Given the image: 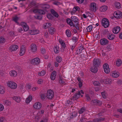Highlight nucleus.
Wrapping results in <instances>:
<instances>
[{
  "label": "nucleus",
  "instance_id": "obj_1",
  "mask_svg": "<svg viewBox=\"0 0 122 122\" xmlns=\"http://www.w3.org/2000/svg\"><path fill=\"white\" fill-rule=\"evenodd\" d=\"M7 84L8 86L12 89H15L17 87L16 83L13 81H8Z\"/></svg>",
  "mask_w": 122,
  "mask_h": 122
},
{
  "label": "nucleus",
  "instance_id": "obj_2",
  "mask_svg": "<svg viewBox=\"0 0 122 122\" xmlns=\"http://www.w3.org/2000/svg\"><path fill=\"white\" fill-rule=\"evenodd\" d=\"M102 25L105 28L108 27L109 25V22L108 20L106 18H104L102 20Z\"/></svg>",
  "mask_w": 122,
  "mask_h": 122
},
{
  "label": "nucleus",
  "instance_id": "obj_3",
  "mask_svg": "<svg viewBox=\"0 0 122 122\" xmlns=\"http://www.w3.org/2000/svg\"><path fill=\"white\" fill-rule=\"evenodd\" d=\"M54 96V92L51 90H48L47 93L46 97L47 98L51 99H52Z\"/></svg>",
  "mask_w": 122,
  "mask_h": 122
},
{
  "label": "nucleus",
  "instance_id": "obj_4",
  "mask_svg": "<svg viewBox=\"0 0 122 122\" xmlns=\"http://www.w3.org/2000/svg\"><path fill=\"white\" fill-rule=\"evenodd\" d=\"M90 10L95 12L97 10L96 3L93 2L91 3L90 6Z\"/></svg>",
  "mask_w": 122,
  "mask_h": 122
},
{
  "label": "nucleus",
  "instance_id": "obj_5",
  "mask_svg": "<svg viewBox=\"0 0 122 122\" xmlns=\"http://www.w3.org/2000/svg\"><path fill=\"white\" fill-rule=\"evenodd\" d=\"M31 63L34 65H38L40 62V59L38 58H35L31 61Z\"/></svg>",
  "mask_w": 122,
  "mask_h": 122
},
{
  "label": "nucleus",
  "instance_id": "obj_6",
  "mask_svg": "<svg viewBox=\"0 0 122 122\" xmlns=\"http://www.w3.org/2000/svg\"><path fill=\"white\" fill-rule=\"evenodd\" d=\"M114 15L116 18L120 19L122 18V12L120 11H117L114 12Z\"/></svg>",
  "mask_w": 122,
  "mask_h": 122
},
{
  "label": "nucleus",
  "instance_id": "obj_7",
  "mask_svg": "<svg viewBox=\"0 0 122 122\" xmlns=\"http://www.w3.org/2000/svg\"><path fill=\"white\" fill-rule=\"evenodd\" d=\"M100 63V61L98 59H95L93 61V64L96 66H98Z\"/></svg>",
  "mask_w": 122,
  "mask_h": 122
},
{
  "label": "nucleus",
  "instance_id": "obj_8",
  "mask_svg": "<svg viewBox=\"0 0 122 122\" xmlns=\"http://www.w3.org/2000/svg\"><path fill=\"white\" fill-rule=\"evenodd\" d=\"M33 107L35 109L38 110L41 108V105L40 102H36L33 105Z\"/></svg>",
  "mask_w": 122,
  "mask_h": 122
},
{
  "label": "nucleus",
  "instance_id": "obj_9",
  "mask_svg": "<svg viewBox=\"0 0 122 122\" xmlns=\"http://www.w3.org/2000/svg\"><path fill=\"white\" fill-rule=\"evenodd\" d=\"M25 48L24 45H22L20 47V55L22 56L25 53Z\"/></svg>",
  "mask_w": 122,
  "mask_h": 122
},
{
  "label": "nucleus",
  "instance_id": "obj_10",
  "mask_svg": "<svg viewBox=\"0 0 122 122\" xmlns=\"http://www.w3.org/2000/svg\"><path fill=\"white\" fill-rule=\"evenodd\" d=\"M108 43V41L106 39L103 38L100 40V43L102 45H104L107 44Z\"/></svg>",
  "mask_w": 122,
  "mask_h": 122
},
{
  "label": "nucleus",
  "instance_id": "obj_11",
  "mask_svg": "<svg viewBox=\"0 0 122 122\" xmlns=\"http://www.w3.org/2000/svg\"><path fill=\"white\" fill-rule=\"evenodd\" d=\"M92 102L93 104L95 105H100L102 104L101 102L97 100H92Z\"/></svg>",
  "mask_w": 122,
  "mask_h": 122
},
{
  "label": "nucleus",
  "instance_id": "obj_12",
  "mask_svg": "<svg viewBox=\"0 0 122 122\" xmlns=\"http://www.w3.org/2000/svg\"><path fill=\"white\" fill-rule=\"evenodd\" d=\"M31 50L32 52H35L37 50V48L36 46L34 44H32L30 46Z\"/></svg>",
  "mask_w": 122,
  "mask_h": 122
},
{
  "label": "nucleus",
  "instance_id": "obj_13",
  "mask_svg": "<svg viewBox=\"0 0 122 122\" xmlns=\"http://www.w3.org/2000/svg\"><path fill=\"white\" fill-rule=\"evenodd\" d=\"M18 48V46L15 45L10 46L9 48V49L12 52L16 50Z\"/></svg>",
  "mask_w": 122,
  "mask_h": 122
},
{
  "label": "nucleus",
  "instance_id": "obj_14",
  "mask_svg": "<svg viewBox=\"0 0 122 122\" xmlns=\"http://www.w3.org/2000/svg\"><path fill=\"white\" fill-rule=\"evenodd\" d=\"M112 76L113 78H116L118 77L119 75V73L117 71H113L112 72Z\"/></svg>",
  "mask_w": 122,
  "mask_h": 122
},
{
  "label": "nucleus",
  "instance_id": "obj_15",
  "mask_svg": "<svg viewBox=\"0 0 122 122\" xmlns=\"http://www.w3.org/2000/svg\"><path fill=\"white\" fill-rule=\"evenodd\" d=\"M71 18V20L75 23V24L78 23V19L76 16H72Z\"/></svg>",
  "mask_w": 122,
  "mask_h": 122
},
{
  "label": "nucleus",
  "instance_id": "obj_16",
  "mask_svg": "<svg viewBox=\"0 0 122 122\" xmlns=\"http://www.w3.org/2000/svg\"><path fill=\"white\" fill-rule=\"evenodd\" d=\"M120 27L119 26L114 27L113 30L112 31L114 34H117L120 31Z\"/></svg>",
  "mask_w": 122,
  "mask_h": 122
},
{
  "label": "nucleus",
  "instance_id": "obj_17",
  "mask_svg": "<svg viewBox=\"0 0 122 122\" xmlns=\"http://www.w3.org/2000/svg\"><path fill=\"white\" fill-rule=\"evenodd\" d=\"M83 46H81L78 48L76 51V55H78L80 54L81 52L82 51L83 49Z\"/></svg>",
  "mask_w": 122,
  "mask_h": 122
},
{
  "label": "nucleus",
  "instance_id": "obj_18",
  "mask_svg": "<svg viewBox=\"0 0 122 122\" xmlns=\"http://www.w3.org/2000/svg\"><path fill=\"white\" fill-rule=\"evenodd\" d=\"M80 91H78L75 94L73 97V98L75 99L76 100L78 99L80 95Z\"/></svg>",
  "mask_w": 122,
  "mask_h": 122
},
{
  "label": "nucleus",
  "instance_id": "obj_19",
  "mask_svg": "<svg viewBox=\"0 0 122 122\" xmlns=\"http://www.w3.org/2000/svg\"><path fill=\"white\" fill-rule=\"evenodd\" d=\"M48 31L50 34L53 35L55 33L56 30L53 27H50L49 28Z\"/></svg>",
  "mask_w": 122,
  "mask_h": 122
},
{
  "label": "nucleus",
  "instance_id": "obj_20",
  "mask_svg": "<svg viewBox=\"0 0 122 122\" xmlns=\"http://www.w3.org/2000/svg\"><path fill=\"white\" fill-rule=\"evenodd\" d=\"M56 75V71H54L51 75L50 78L51 80H54L55 78V77Z\"/></svg>",
  "mask_w": 122,
  "mask_h": 122
},
{
  "label": "nucleus",
  "instance_id": "obj_21",
  "mask_svg": "<svg viewBox=\"0 0 122 122\" xmlns=\"http://www.w3.org/2000/svg\"><path fill=\"white\" fill-rule=\"evenodd\" d=\"M41 7L44 10H46L50 8L49 5L47 4H43L41 5Z\"/></svg>",
  "mask_w": 122,
  "mask_h": 122
},
{
  "label": "nucleus",
  "instance_id": "obj_22",
  "mask_svg": "<svg viewBox=\"0 0 122 122\" xmlns=\"http://www.w3.org/2000/svg\"><path fill=\"white\" fill-rule=\"evenodd\" d=\"M77 113L76 112H74L72 113L71 115L69 118V120L73 119L77 115Z\"/></svg>",
  "mask_w": 122,
  "mask_h": 122
},
{
  "label": "nucleus",
  "instance_id": "obj_23",
  "mask_svg": "<svg viewBox=\"0 0 122 122\" xmlns=\"http://www.w3.org/2000/svg\"><path fill=\"white\" fill-rule=\"evenodd\" d=\"M107 9V7L105 5L103 6L100 7L99 10L101 12H103L106 11Z\"/></svg>",
  "mask_w": 122,
  "mask_h": 122
},
{
  "label": "nucleus",
  "instance_id": "obj_24",
  "mask_svg": "<svg viewBox=\"0 0 122 122\" xmlns=\"http://www.w3.org/2000/svg\"><path fill=\"white\" fill-rule=\"evenodd\" d=\"M104 118H96L94 119L92 121H89L88 122H99L100 121H104Z\"/></svg>",
  "mask_w": 122,
  "mask_h": 122
},
{
  "label": "nucleus",
  "instance_id": "obj_25",
  "mask_svg": "<svg viewBox=\"0 0 122 122\" xmlns=\"http://www.w3.org/2000/svg\"><path fill=\"white\" fill-rule=\"evenodd\" d=\"M108 39L110 40H113L115 37V36L113 34H109V35L107 36Z\"/></svg>",
  "mask_w": 122,
  "mask_h": 122
},
{
  "label": "nucleus",
  "instance_id": "obj_26",
  "mask_svg": "<svg viewBox=\"0 0 122 122\" xmlns=\"http://www.w3.org/2000/svg\"><path fill=\"white\" fill-rule=\"evenodd\" d=\"M39 31L37 30H31L30 31L31 35H34L38 33Z\"/></svg>",
  "mask_w": 122,
  "mask_h": 122
},
{
  "label": "nucleus",
  "instance_id": "obj_27",
  "mask_svg": "<svg viewBox=\"0 0 122 122\" xmlns=\"http://www.w3.org/2000/svg\"><path fill=\"white\" fill-rule=\"evenodd\" d=\"M97 67H98V66H95L93 65V66L91 67V71L94 73H96L97 72L98 70L97 68Z\"/></svg>",
  "mask_w": 122,
  "mask_h": 122
},
{
  "label": "nucleus",
  "instance_id": "obj_28",
  "mask_svg": "<svg viewBox=\"0 0 122 122\" xmlns=\"http://www.w3.org/2000/svg\"><path fill=\"white\" fill-rule=\"evenodd\" d=\"M17 74V73L16 71L14 70L11 71L10 73V75L12 77L16 76Z\"/></svg>",
  "mask_w": 122,
  "mask_h": 122
},
{
  "label": "nucleus",
  "instance_id": "obj_29",
  "mask_svg": "<svg viewBox=\"0 0 122 122\" xmlns=\"http://www.w3.org/2000/svg\"><path fill=\"white\" fill-rule=\"evenodd\" d=\"M51 13L55 17H58V15L57 13L54 10L51 9Z\"/></svg>",
  "mask_w": 122,
  "mask_h": 122
},
{
  "label": "nucleus",
  "instance_id": "obj_30",
  "mask_svg": "<svg viewBox=\"0 0 122 122\" xmlns=\"http://www.w3.org/2000/svg\"><path fill=\"white\" fill-rule=\"evenodd\" d=\"M5 92V89L2 86L0 85V94H3Z\"/></svg>",
  "mask_w": 122,
  "mask_h": 122
},
{
  "label": "nucleus",
  "instance_id": "obj_31",
  "mask_svg": "<svg viewBox=\"0 0 122 122\" xmlns=\"http://www.w3.org/2000/svg\"><path fill=\"white\" fill-rule=\"evenodd\" d=\"M13 99L17 102H20L21 100L20 98L19 97H14L13 98Z\"/></svg>",
  "mask_w": 122,
  "mask_h": 122
},
{
  "label": "nucleus",
  "instance_id": "obj_32",
  "mask_svg": "<svg viewBox=\"0 0 122 122\" xmlns=\"http://www.w3.org/2000/svg\"><path fill=\"white\" fill-rule=\"evenodd\" d=\"M112 80L110 78H107L105 80V83L107 84H110L111 83Z\"/></svg>",
  "mask_w": 122,
  "mask_h": 122
},
{
  "label": "nucleus",
  "instance_id": "obj_33",
  "mask_svg": "<svg viewBox=\"0 0 122 122\" xmlns=\"http://www.w3.org/2000/svg\"><path fill=\"white\" fill-rule=\"evenodd\" d=\"M32 96H29L26 99L25 102L26 103H29L32 100Z\"/></svg>",
  "mask_w": 122,
  "mask_h": 122
},
{
  "label": "nucleus",
  "instance_id": "obj_34",
  "mask_svg": "<svg viewBox=\"0 0 122 122\" xmlns=\"http://www.w3.org/2000/svg\"><path fill=\"white\" fill-rule=\"evenodd\" d=\"M54 52L56 53H58L59 51V47L57 46H56L54 48Z\"/></svg>",
  "mask_w": 122,
  "mask_h": 122
},
{
  "label": "nucleus",
  "instance_id": "obj_35",
  "mask_svg": "<svg viewBox=\"0 0 122 122\" xmlns=\"http://www.w3.org/2000/svg\"><path fill=\"white\" fill-rule=\"evenodd\" d=\"M122 61L121 60L118 59L116 61V65L119 66H120L122 64Z\"/></svg>",
  "mask_w": 122,
  "mask_h": 122
},
{
  "label": "nucleus",
  "instance_id": "obj_36",
  "mask_svg": "<svg viewBox=\"0 0 122 122\" xmlns=\"http://www.w3.org/2000/svg\"><path fill=\"white\" fill-rule=\"evenodd\" d=\"M51 23H47L44 24L43 26V27L46 29L48 27H49V26H51Z\"/></svg>",
  "mask_w": 122,
  "mask_h": 122
},
{
  "label": "nucleus",
  "instance_id": "obj_37",
  "mask_svg": "<svg viewBox=\"0 0 122 122\" xmlns=\"http://www.w3.org/2000/svg\"><path fill=\"white\" fill-rule=\"evenodd\" d=\"M4 105L6 106H10L11 104V102L8 100H6L4 102Z\"/></svg>",
  "mask_w": 122,
  "mask_h": 122
},
{
  "label": "nucleus",
  "instance_id": "obj_38",
  "mask_svg": "<svg viewBox=\"0 0 122 122\" xmlns=\"http://www.w3.org/2000/svg\"><path fill=\"white\" fill-rule=\"evenodd\" d=\"M115 7L116 8L119 9L121 7V5L120 3L118 2H116L115 3Z\"/></svg>",
  "mask_w": 122,
  "mask_h": 122
},
{
  "label": "nucleus",
  "instance_id": "obj_39",
  "mask_svg": "<svg viewBox=\"0 0 122 122\" xmlns=\"http://www.w3.org/2000/svg\"><path fill=\"white\" fill-rule=\"evenodd\" d=\"M86 110V109L84 107H83L81 108L79 111H78V113L80 114H82Z\"/></svg>",
  "mask_w": 122,
  "mask_h": 122
},
{
  "label": "nucleus",
  "instance_id": "obj_40",
  "mask_svg": "<svg viewBox=\"0 0 122 122\" xmlns=\"http://www.w3.org/2000/svg\"><path fill=\"white\" fill-rule=\"evenodd\" d=\"M66 33L67 36L68 37H70L71 36V31L69 30H66Z\"/></svg>",
  "mask_w": 122,
  "mask_h": 122
},
{
  "label": "nucleus",
  "instance_id": "obj_41",
  "mask_svg": "<svg viewBox=\"0 0 122 122\" xmlns=\"http://www.w3.org/2000/svg\"><path fill=\"white\" fill-rule=\"evenodd\" d=\"M56 61L58 63H60L62 59L60 56H57L56 58Z\"/></svg>",
  "mask_w": 122,
  "mask_h": 122
},
{
  "label": "nucleus",
  "instance_id": "obj_42",
  "mask_svg": "<svg viewBox=\"0 0 122 122\" xmlns=\"http://www.w3.org/2000/svg\"><path fill=\"white\" fill-rule=\"evenodd\" d=\"M46 72L45 71H43L41 72H40L38 73V74L40 76H42L46 74Z\"/></svg>",
  "mask_w": 122,
  "mask_h": 122
},
{
  "label": "nucleus",
  "instance_id": "obj_43",
  "mask_svg": "<svg viewBox=\"0 0 122 122\" xmlns=\"http://www.w3.org/2000/svg\"><path fill=\"white\" fill-rule=\"evenodd\" d=\"M86 118L85 117L82 116L80 119V120L79 121V122H85L86 121Z\"/></svg>",
  "mask_w": 122,
  "mask_h": 122
},
{
  "label": "nucleus",
  "instance_id": "obj_44",
  "mask_svg": "<svg viewBox=\"0 0 122 122\" xmlns=\"http://www.w3.org/2000/svg\"><path fill=\"white\" fill-rule=\"evenodd\" d=\"M92 29V25H90L88 26L86 28L87 31L88 32H90L91 31Z\"/></svg>",
  "mask_w": 122,
  "mask_h": 122
},
{
  "label": "nucleus",
  "instance_id": "obj_45",
  "mask_svg": "<svg viewBox=\"0 0 122 122\" xmlns=\"http://www.w3.org/2000/svg\"><path fill=\"white\" fill-rule=\"evenodd\" d=\"M104 70L105 72L107 74L109 73L110 71V70L109 68H105V69H104Z\"/></svg>",
  "mask_w": 122,
  "mask_h": 122
},
{
  "label": "nucleus",
  "instance_id": "obj_46",
  "mask_svg": "<svg viewBox=\"0 0 122 122\" xmlns=\"http://www.w3.org/2000/svg\"><path fill=\"white\" fill-rule=\"evenodd\" d=\"M5 39L2 36L0 37V43H3L5 42Z\"/></svg>",
  "mask_w": 122,
  "mask_h": 122
},
{
  "label": "nucleus",
  "instance_id": "obj_47",
  "mask_svg": "<svg viewBox=\"0 0 122 122\" xmlns=\"http://www.w3.org/2000/svg\"><path fill=\"white\" fill-rule=\"evenodd\" d=\"M23 28L24 30L25 31H27L29 29V27L26 24L24 26Z\"/></svg>",
  "mask_w": 122,
  "mask_h": 122
},
{
  "label": "nucleus",
  "instance_id": "obj_48",
  "mask_svg": "<svg viewBox=\"0 0 122 122\" xmlns=\"http://www.w3.org/2000/svg\"><path fill=\"white\" fill-rule=\"evenodd\" d=\"M0 122H6V121L4 117H0Z\"/></svg>",
  "mask_w": 122,
  "mask_h": 122
},
{
  "label": "nucleus",
  "instance_id": "obj_49",
  "mask_svg": "<svg viewBox=\"0 0 122 122\" xmlns=\"http://www.w3.org/2000/svg\"><path fill=\"white\" fill-rule=\"evenodd\" d=\"M93 84L94 86H99L100 84L98 81H95L93 82Z\"/></svg>",
  "mask_w": 122,
  "mask_h": 122
},
{
  "label": "nucleus",
  "instance_id": "obj_50",
  "mask_svg": "<svg viewBox=\"0 0 122 122\" xmlns=\"http://www.w3.org/2000/svg\"><path fill=\"white\" fill-rule=\"evenodd\" d=\"M38 13L42 15L44 14L45 13L44 11L42 10H39Z\"/></svg>",
  "mask_w": 122,
  "mask_h": 122
},
{
  "label": "nucleus",
  "instance_id": "obj_51",
  "mask_svg": "<svg viewBox=\"0 0 122 122\" xmlns=\"http://www.w3.org/2000/svg\"><path fill=\"white\" fill-rule=\"evenodd\" d=\"M41 52L42 54L43 55L45 53L46 50L44 48H41Z\"/></svg>",
  "mask_w": 122,
  "mask_h": 122
},
{
  "label": "nucleus",
  "instance_id": "obj_52",
  "mask_svg": "<svg viewBox=\"0 0 122 122\" xmlns=\"http://www.w3.org/2000/svg\"><path fill=\"white\" fill-rule=\"evenodd\" d=\"M103 68L104 69L105 68H109V66L107 63L105 64L103 66Z\"/></svg>",
  "mask_w": 122,
  "mask_h": 122
},
{
  "label": "nucleus",
  "instance_id": "obj_53",
  "mask_svg": "<svg viewBox=\"0 0 122 122\" xmlns=\"http://www.w3.org/2000/svg\"><path fill=\"white\" fill-rule=\"evenodd\" d=\"M36 19L41 20L42 19V15H37L36 16Z\"/></svg>",
  "mask_w": 122,
  "mask_h": 122
},
{
  "label": "nucleus",
  "instance_id": "obj_54",
  "mask_svg": "<svg viewBox=\"0 0 122 122\" xmlns=\"http://www.w3.org/2000/svg\"><path fill=\"white\" fill-rule=\"evenodd\" d=\"M18 19V18L17 17H14V18H13V20L14 21L16 22H17Z\"/></svg>",
  "mask_w": 122,
  "mask_h": 122
},
{
  "label": "nucleus",
  "instance_id": "obj_55",
  "mask_svg": "<svg viewBox=\"0 0 122 122\" xmlns=\"http://www.w3.org/2000/svg\"><path fill=\"white\" fill-rule=\"evenodd\" d=\"M86 97V98L87 100L88 101H89L91 100V98L88 94H86L85 96Z\"/></svg>",
  "mask_w": 122,
  "mask_h": 122
},
{
  "label": "nucleus",
  "instance_id": "obj_56",
  "mask_svg": "<svg viewBox=\"0 0 122 122\" xmlns=\"http://www.w3.org/2000/svg\"><path fill=\"white\" fill-rule=\"evenodd\" d=\"M46 97L45 95L43 94H41V98L42 99H44L46 98Z\"/></svg>",
  "mask_w": 122,
  "mask_h": 122
},
{
  "label": "nucleus",
  "instance_id": "obj_57",
  "mask_svg": "<svg viewBox=\"0 0 122 122\" xmlns=\"http://www.w3.org/2000/svg\"><path fill=\"white\" fill-rule=\"evenodd\" d=\"M59 82L61 84H63L64 82V81L61 78H60L59 80Z\"/></svg>",
  "mask_w": 122,
  "mask_h": 122
},
{
  "label": "nucleus",
  "instance_id": "obj_58",
  "mask_svg": "<svg viewBox=\"0 0 122 122\" xmlns=\"http://www.w3.org/2000/svg\"><path fill=\"white\" fill-rule=\"evenodd\" d=\"M4 109V107L3 105L0 104V111H2Z\"/></svg>",
  "mask_w": 122,
  "mask_h": 122
},
{
  "label": "nucleus",
  "instance_id": "obj_59",
  "mask_svg": "<svg viewBox=\"0 0 122 122\" xmlns=\"http://www.w3.org/2000/svg\"><path fill=\"white\" fill-rule=\"evenodd\" d=\"M101 94L103 98H105L106 97V96L105 92H103L101 93Z\"/></svg>",
  "mask_w": 122,
  "mask_h": 122
},
{
  "label": "nucleus",
  "instance_id": "obj_60",
  "mask_svg": "<svg viewBox=\"0 0 122 122\" xmlns=\"http://www.w3.org/2000/svg\"><path fill=\"white\" fill-rule=\"evenodd\" d=\"M72 39L73 41L75 43H76L77 42V37H72Z\"/></svg>",
  "mask_w": 122,
  "mask_h": 122
},
{
  "label": "nucleus",
  "instance_id": "obj_61",
  "mask_svg": "<svg viewBox=\"0 0 122 122\" xmlns=\"http://www.w3.org/2000/svg\"><path fill=\"white\" fill-rule=\"evenodd\" d=\"M74 10H75L76 11H79L80 10V8L78 6L74 7Z\"/></svg>",
  "mask_w": 122,
  "mask_h": 122
},
{
  "label": "nucleus",
  "instance_id": "obj_62",
  "mask_svg": "<svg viewBox=\"0 0 122 122\" xmlns=\"http://www.w3.org/2000/svg\"><path fill=\"white\" fill-rule=\"evenodd\" d=\"M68 24H69L71 26H72L73 27H75V25H74L72 20L71 21V22H70Z\"/></svg>",
  "mask_w": 122,
  "mask_h": 122
},
{
  "label": "nucleus",
  "instance_id": "obj_63",
  "mask_svg": "<svg viewBox=\"0 0 122 122\" xmlns=\"http://www.w3.org/2000/svg\"><path fill=\"white\" fill-rule=\"evenodd\" d=\"M76 0L78 3L81 4L83 2L84 0Z\"/></svg>",
  "mask_w": 122,
  "mask_h": 122
},
{
  "label": "nucleus",
  "instance_id": "obj_64",
  "mask_svg": "<svg viewBox=\"0 0 122 122\" xmlns=\"http://www.w3.org/2000/svg\"><path fill=\"white\" fill-rule=\"evenodd\" d=\"M117 84L118 85L122 84V81L120 80H119L117 81Z\"/></svg>",
  "mask_w": 122,
  "mask_h": 122
}]
</instances>
